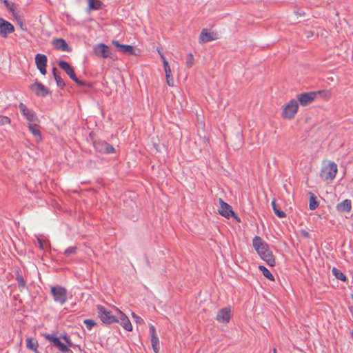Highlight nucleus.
Here are the masks:
<instances>
[{
    "instance_id": "obj_1",
    "label": "nucleus",
    "mask_w": 353,
    "mask_h": 353,
    "mask_svg": "<svg viewBox=\"0 0 353 353\" xmlns=\"http://www.w3.org/2000/svg\"><path fill=\"white\" fill-rule=\"evenodd\" d=\"M252 245L260 257L265 261L270 266H274L276 264L275 258L267 243L263 241L262 239L258 236L254 237Z\"/></svg>"
},
{
    "instance_id": "obj_2",
    "label": "nucleus",
    "mask_w": 353,
    "mask_h": 353,
    "mask_svg": "<svg viewBox=\"0 0 353 353\" xmlns=\"http://www.w3.org/2000/svg\"><path fill=\"white\" fill-rule=\"evenodd\" d=\"M221 34L216 30L214 26L209 28H203L199 35V41L200 43H205L220 39Z\"/></svg>"
},
{
    "instance_id": "obj_3",
    "label": "nucleus",
    "mask_w": 353,
    "mask_h": 353,
    "mask_svg": "<svg viewBox=\"0 0 353 353\" xmlns=\"http://www.w3.org/2000/svg\"><path fill=\"white\" fill-rule=\"evenodd\" d=\"M59 66L64 70L67 74L72 79L74 82H76L79 85L81 86H87L91 87L92 85L90 83H86L85 81L79 80L74 72L73 68L65 61H60L59 62Z\"/></svg>"
},
{
    "instance_id": "obj_4",
    "label": "nucleus",
    "mask_w": 353,
    "mask_h": 353,
    "mask_svg": "<svg viewBox=\"0 0 353 353\" xmlns=\"http://www.w3.org/2000/svg\"><path fill=\"white\" fill-rule=\"evenodd\" d=\"M19 109L28 121V125H39L40 121L34 111L28 109L23 103L19 104Z\"/></svg>"
},
{
    "instance_id": "obj_5",
    "label": "nucleus",
    "mask_w": 353,
    "mask_h": 353,
    "mask_svg": "<svg viewBox=\"0 0 353 353\" xmlns=\"http://www.w3.org/2000/svg\"><path fill=\"white\" fill-rule=\"evenodd\" d=\"M337 173V165L334 162H330L325 165L320 173V176L325 181H332Z\"/></svg>"
},
{
    "instance_id": "obj_6",
    "label": "nucleus",
    "mask_w": 353,
    "mask_h": 353,
    "mask_svg": "<svg viewBox=\"0 0 353 353\" xmlns=\"http://www.w3.org/2000/svg\"><path fill=\"white\" fill-rule=\"evenodd\" d=\"M50 292L55 302L63 305L67 300V290L60 285L52 286Z\"/></svg>"
},
{
    "instance_id": "obj_7",
    "label": "nucleus",
    "mask_w": 353,
    "mask_h": 353,
    "mask_svg": "<svg viewBox=\"0 0 353 353\" xmlns=\"http://www.w3.org/2000/svg\"><path fill=\"white\" fill-rule=\"evenodd\" d=\"M298 108V101L295 99L290 100L283 108L282 117L286 119H292L297 112Z\"/></svg>"
},
{
    "instance_id": "obj_8",
    "label": "nucleus",
    "mask_w": 353,
    "mask_h": 353,
    "mask_svg": "<svg viewBox=\"0 0 353 353\" xmlns=\"http://www.w3.org/2000/svg\"><path fill=\"white\" fill-rule=\"evenodd\" d=\"M98 315L103 323L110 324L116 321H119L117 317L112 314V312L106 310L103 306L99 305L97 307Z\"/></svg>"
},
{
    "instance_id": "obj_9",
    "label": "nucleus",
    "mask_w": 353,
    "mask_h": 353,
    "mask_svg": "<svg viewBox=\"0 0 353 353\" xmlns=\"http://www.w3.org/2000/svg\"><path fill=\"white\" fill-rule=\"evenodd\" d=\"M94 52L98 57L103 58H113V54L112 53L110 48L103 43L96 45L93 48Z\"/></svg>"
},
{
    "instance_id": "obj_10",
    "label": "nucleus",
    "mask_w": 353,
    "mask_h": 353,
    "mask_svg": "<svg viewBox=\"0 0 353 353\" xmlns=\"http://www.w3.org/2000/svg\"><path fill=\"white\" fill-rule=\"evenodd\" d=\"M30 89L34 92L37 97H45L51 92L50 90L41 83L35 82L30 85Z\"/></svg>"
},
{
    "instance_id": "obj_11",
    "label": "nucleus",
    "mask_w": 353,
    "mask_h": 353,
    "mask_svg": "<svg viewBox=\"0 0 353 353\" xmlns=\"http://www.w3.org/2000/svg\"><path fill=\"white\" fill-rule=\"evenodd\" d=\"M46 339L49 341L52 345L57 347L59 350L62 352H70V349L64 345L62 342H61L59 338L54 336V335L50 334H46L44 335Z\"/></svg>"
},
{
    "instance_id": "obj_12",
    "label": "nucleus",
    "mask_w": 353,
    "mask_h": 353,
    "mask_svg": "<svg viewBox=\"0 0 353 353\" xmlns=\"http://www.w3.org/2000/svg\"><path fill=\"white\" fill-rule=\"evenodd\" d=\"M316 95V92H304L298 96V101L301 105L306 106L314 100Z\"/></svg>"
},
{
    "instance_id": "obj_13",
    "label": "nucleus",
    "mask_w": 353,
    "mask_h": 353,
    "mask_svg": "<svg viewBox=\"0 0 353 353\" xmlns=\"http://www.w3.org/2000/svg\"><path fill=\"white\" fill-rule=\"evenodd\" d=\"M47 57L44 54H37L35 56V63L37 68L39 70L40 72L42 74H46V65H47Z\"/></svg>"
},
{
    "instance_id": "obj_14",
    "label": "nucleus",
    "mask_w": 353,
    "mask_h": 353,
    "mask_svg": "<svg viewBox=\"0 0 353 353\" xmlns=\"http://www.w3.org/2000/svg\"><path fill=\"white\" fill-rule=\"evenodd\" d=\"M220 209L219 212L221 215L229 219L231 216H234V213L232 210L230 205L224 202L221 199H219Z\"/></svg>"
},
{
    "instance_id": "obj_15",
    "label": "nucleus",
    "mask_w": 353,
    "mask_h": 353,
    "mask_svg": "<svg viewBox=\"0 0 353 353\" xmlns=\"http://www.w3.org/2000/svg\"><path fill=\"white\" fill-rule=\"evenodd\" d=\"M231 318V310L229 307L220 310L216 315V320L222 323H228Z\"/></svg>"
},
{
    "instance_id": "obj_16",
    "label": "nucleus",
    "mask_w": 353,
    "mask_h": 353,
    "mask_svg": "<svg viewBox=\"0 0 353 353\" xmlns=\"http://www.w3.org/2000/svg\"><path fill=\"white\" fill-rule=\"evenodd\" d=\"M95 148L99 152L105 154H112L115 152V150L113 146L105 141L96 143Z\"/></svg>"
},
{
    "instance_id": "obj_17",
    "label": "nucleus",
    "mask_w": 353,
    "mask_h": 353,
    "mask_svg": "<svg viewBox=\"0 0 353 353\" xmlns=\"http://www.w3.org/2000/svg\"><path fill=\"white\" fill-rule=\"evenodd\" d=\"M112 43L118 49L119 51L123 53L132 55L135 54L134 48L132 46L120 44L119 42L116 40H113Z\"/></svg>"
},
{
    "instance_id": "obj_18",
    "label": "nucleus",
    "mask_w": 353,
    "mask_h": 353,
    "mask_svg": "<svg viewBox=\"0 0 353 353\" xmlns=\"http://www.w3.org/2000/svg\"><path fill=\"white\" fill-rule=\"evenodd\" d=\"M119 316L117 317V319H119L118 322L127 331H132V325L131 324L130 321L128 318V316L120 310H119Z\"/></svg>"
},
{
    "instance_id": "obj_19",
    "label": "nucleus",
    "mask_w": 353,
    "mask_h": 353,
    "mask_svg": "<svg viewBox=\"0 0 353 353\" xmlns=\"http://www.w3.org/2000/svg\"><path fill=\"white\" fill-rule=\"evenodd\" d=\"M52 44L57 50H59L63 52L71 51V48L69 47L66 41L63 39H54L52 41Z\"/></svg>"
},
{
    "instance_id": "obj_20",
    "label": "nucleus",
    "mask_w": 353,
    "mask_h": 353,
    "mask_svg": "<svg viewBox=\"0 0 353 353\" xmlns=\"http://www.w3.org/2000/svg\"><path fill=\"white\" fill-rule=\"evenodd\" d=\"M336 208L339 212H350L352 209V202L350 199H345L337 204Z\"/></svg>"
},
{
    "instance_id": "obj_21",
    "label": "nucleus",
    "mask_w": 353,
    "mask_h": 353,
    "mask_svg": "<svg viewBox=\"0 0 353 353\" xmlns=\"http://www.w3.org/2000/svg\"><path fill=\"white\" fill-rule=\"evenodd\" d=\"M163 67L165 72L166 81L169 86L174 85V79L172 75V72L168 62L166 59H164Z\"/></svg>"
},
{
    "instance_id": "obj_22",
    "label": "nucleus",
    "mask_w": 353,
    "mask_h": 353,
    "mask_svg": "<svg viewBox=\"0 0 353 353\" xmlns=\"http://www.w3.org/2000/svg\"><path fill=\"white\" fill-rule=\"evenodd\" d=\"M14 28L12 23H0V34L6 38L8 34L14 32Z\"/></svg>"
},
{
    "instance_id": "obj_23",
    "label": "nucleus",
    "mask_w": 353,
    "mask_h": 353,
    "mask_svg": "<svg viewBox=\"0 0 353 353\" xmlns=\"http://www.w3.org/2000/svg\"><path fill=\"white\" fill-rule=\"evenodd\" d=\"M52 73H53L54 78L57 82V86L61 89H63L65 87V84L63 80L61 79L60 74H59V71L57 70V68L54 67L52 68Z\"/></svg>"
},
{
    "instance_id": "obj_24",
    "label": "nucleus",
    "mask_w": 353,
    "mask_h": 353,
    "mask_svg": "<svg viewBox=\"0 0 353 353\" xmlns=\"http://www.w3.org/2000/svg\"><path fill=\"white\" fill-rule=\"evenodd\" d=\"M89 10H100L103 4L99 0H88Z\"/></svg>"
},
{
    "instance_id": "obj_25",
    "label": "nucleus",
    "mask_w": 353,
    "mask_h": 353,
    "mask_svg": "<svg viewBox=\"0 0 353 353\" xmlns=\"http://www.w3.org/2000/svg\"><path fill=\"white\" fill-rule=\"evenodd\" d=\"M3 2L6 8L9 10V12H10L13 14L14 19L17 21V22H20L17 15L14 12V3L9 1L8 0H3Z\"/></svg>"
},
{
    "instance_id": "obj_26",
    "label": "nucleus",
    "mask_w": 353,
    "mask_h": 353,
    "mask_svg": "<svg viewBox=\"0 0 353 353\" xmlns=\"http://www.w3.org/2000/svg\"><path fill=\"white\" fill-rule=\"evenodd\" d=\"M272 206L273 208V211L274 214L279 217V218H285L286 216L285 212L281 210L277 204L276 203V201L274 199L272 203Z\"/></svg>"
},
{
    "instance_id": "obj_27",
    "label": "nucleus",
    "mask_w": 353,
    "mask_h": 353,
    "mask_svg": "<svg viewBox=\"0 0 353 353\" xmlns=\"http://www.w3.org/2000/svg\"><path fill=\"white\" fill-rule=\"evenodd\" d=\"M26 347L29 350L37 351L38 342L32 338H28L26 339Z\"/></svg>"
},
{
    "instance_id": "obj_28",
    "label": "nucleus",
    "mask_w": 353,
    "mask_h": 353,
    "mask_svg": "<svg viewBox=\"0 0 353 353\" xmlns=\"http://www.w3.org/2000/svg\"><path fill=\"white\" fill-rule=\"evenodd\" d=\"M16 280L17 281L18 287L21 292H22L26 287V283L21 274L17 272Z\"/></svg>"
},
{
    "instance_id": "obj_29",
    "label": "nucleus",
    "mask_w": 353,
    "mask_h": 353,
    "mask_svg": "<svg viewBox=\"0 0 353 353\" xmlns=\"http://www.w3.org/2000/svg\"><path fill=\"white\" fill-rule=\"evenodd\" d=\"M39 125H28L29 130L32 132V134L37 137L39 140L41 139V132L38 128Z\"/></svg>"
},
{
    "instance_id": "obj_30",
    "label": "nucleus",
    "mask_w": 353,
    "mask_h": 353,
    "mask_svg": "<svg viewBox=\"0 0 353 353\" xmlns=\"http://www.w3.org/2000/svg\"><path fill=\"white\" fill-rule=\"evenodd\" d=\"M259 269L262 272L263 276L265 278L268 279L270 281H274V276L265 266L259 265Z\"/></svg>"
},
{
    "instance_id": "obj_31",
    "label": "nucleus",
    "mask_w": 353,
    "mask_h": 353,
    "mask_svg": "<svg viewBox=\"0 0 353 353\" xmlns=\"http://www.w3.org/2000/svg\"><path fill=\"white\" fill-rule=\"evenodd\" d=\"M332 272L336 279L343 281L346 280V276L336 268H333Z\"/></svg>"
},
{
    "instance_id": "obj_32",
    "label": "nucleus",
    "mask_w": 353,
    "mask_h": 353,
    "mask_svg": "<svg viewBox=\"0 0 353 353\" xmlns=\"http://www.w3.org/2000/svg\"><path fill=\"white\" fill-rule=\"evenodd\" d=\"M151 344L152 346V349L155 353L159 352V340L158 337H153L151 339Z\"/></svg>"
},
{
    "instance_id": "obj_33",
    "label": "nucleus",
    "mask_w": 353,
    "mask_h": 353,
    "mask_svg": "<svg viewBox=\"0 0 353 353\" xmlns=\"http://www.w3.org/2000/svg\"><path fill=\"white\" fill-rule=\"evenodd\" d=\"M318 206H319V203L316 201V197L314 196V194H312L310 198V204H309L310 209L312 210H314Z\"/></svg>"
},
{
    "instance_id": "obj_34",
    "label": "nucleus",
    "mask_w": 353,
    "mask_h": 353,
    "mask_svg": "<svg viewBox=\"0 0 353 353\" xmlns=\"http://www.w3.org/2000/svg\"><path fill=\"white\" fill-rule=\"evenodd\" d=\"M77 248L76 246L70 247L64 251L63 254L65 256L68 257V256L75 254L77 252Z\"/></svg>"
},
{
    "instance_id": "obj_35",
    "label": "nucleus",
    "mask_w": 353,
    "mask_h": 353,
    "mask_svg": "<svg viewBox=\"0 0 353 353\" xmlns=\"http://www.w3.org/2000/svg\"><path fill=\"white\" fill-rule=\"evenodd\" d=\"M194 57L192 53H189L187 57V59L185 61L186 66L190 68L194 64Z\"/></svg>"
},
{
    "instance_id": "obj_36",
    "label": "nucleus",
    "mask_w": 353,
    "mask_h": 353,
    "mask_svg": "<svg viewBox=\"0 0 353 353\" xmlns=\"http://www.w3.org/2000/svg\"><path fill=\"white\" fill-rule=\"evenodd\" d=\"M11 120L9 117L6 116L0 115V125H3L6 124H10Z\"/></svg>"
},
{
    "instance_id": "obj_37",
    "label": "nucleus",
    "mask_w": 353,
    "mask_h": 353,
    "mask_svg": "<svg viewBox=\"0 0 353 353\" xmlns=\"http://www.w3.org/2000/svg\"><path fill=\"white\" fill-rule=\"evenodd\" d=\"M83 323L88 330H91L96 325V323L92 319H85Z\"/></svg>"
},
{
    "instance_id": "obj_38",
    "label": "nucleus",
    "mask_w": 353,
    "mask_h": 353,
    "mask_svg": "<svg viewBox=\"0 0 353 353\" xmlns=\"http://www.w3.org/2000/svg\"><path fill=\"white\" fill-rule=\"evenodd\" d=\"M132 316L134 319L136 323L139 324L144 323L143 319L141 316L137 315L134 312H132Z\"/></svg>"
},
{
    "instance_id": "obj_39",
    "label": "nucleus",
    "mask_w": 353,
    "mask_h": 353,
    "mask_svg": "<svg viewBox=\"0 0 353 353\" xmlns=\"http://www.w3.org/2000/svg\"><path fill=\"white\" fill-rule=\"evenodd\" d=\"M61 338L64 340L65 343L67 345H66L67 347L72 346V343L71 340L66 335L62 336Z\"/></svg>"
},
{
    "instance_id": "obj_40",
    "label": "nucleus",
    "mask_w": 353,
    "mask_h": 353,
    "mask_svg": "<svg viewBox=\"0 0 353 353\" xmlns=\"http://www.w3.org/2000/svg\"><path fill=\"white\" fill-rule=\"evenodd\" d=\"M150 333L151 336V339H153V337H158L156 334V330L154 325H151L150 326Z\"/></svg>"
},
{
    "instance_id": "obj_41",
    "label": "nucleus",
    "mask_w": 353,
    "mask_h": 353,
    "mask_svg": "<svg viewBox=\"0 0 353 353\" xmlns=\"http://www.w3.org/2000/svg\"><path fill=\"white\" fill-rule=\"evenodd\" d=\"M300 234L304 238H309L310 237L309 232L307 230H303V229L301 230H300Z\"/></svg>"
},
{
    "instance_id": "obj_42",
    "label": "nucleus",
    "mask_w": 353,
    "mask_h": 353,
    "mask_svg": "<svg viewBox=\"0 0 353 353\" xmlns=\"http://www.w3.org/2000/svg\"><path fill=\"white\" fill-rule=\"evenodd\" d=\"M157 52L159 54L162 61H163V63H164V59H165L164 55L163 54V53L160 51V50L157 49Z\"/></svg>"
},
{
    "instance_id": "obj_43",
    "label": "nucleus",
    "mask_w": 353,
    "mask_h": 353,
    "mask_svg": "<svg viewBox=\"0 0 353 353\" xmlns=\"http://www.w3.org/2000/svg\"><path fill=\"white\" fill-rule=\"evenodd\" d=\"M22 30H27L26 24L27 23H19Z\"/></svg>"
},
{
    "instance_id": "obj_44",
    "label": "nucleus",
    "mask_w": 353,
    "mask_h": 353,
    "mask_svg": "<svg viewBox=\"0 0 353 353\" xmlns=\"http://www.w3.org/2000/svg\"><path fill=\"white\" fill-rule=\"evenodd\" d=\"M349 310H350V312L353 314V305L350 306Z\"/></svg>"
},
{
    "instance_id": "obj_45",
    "label": "nucleus",
    "mask_w": 353,
    "mask_h": 353,
    "mask_svg": "<svg viewBox=\"0 0 353 353\" xmlns=\"http://www.w3.org/2000/svg\"><path fill=\"white\" fill-rule=\"evenodd\" d=\"M39 245H40V248H43V243H42L41 241L39 240Z\"/></svg>"
},
{
    "instance_id": "obj_46",
    "label": "nucleus",
    "mask_w": 353,
    "mask_h": 353,
    "mask_svg": "<svg viewBox=\"0 0 353 353\" xmlns=\"http://www.w3.org/2000/svg\"><path fill=\"white\" fill-rule=\"evenodd\" d=\"M0 22L4 23V22H8V21H6V20H5V19H3L0 18Z\"/></svg>"
},
{
    "instance_id": "obj_47",
    "label": "nucleus",
    "mask_w": 353,
    "mask_h": 353,
    "mask_svg": "<svg viewBox=\"0 0 353 353\" xmlns=\"http://www.w3.org/2000/svg\"><path fill=\"white\" fill-rule=\"evenodd\" d=\"M273 352H274V353H277L276 348H274Z\"/></svg>"
}]
</instances>
